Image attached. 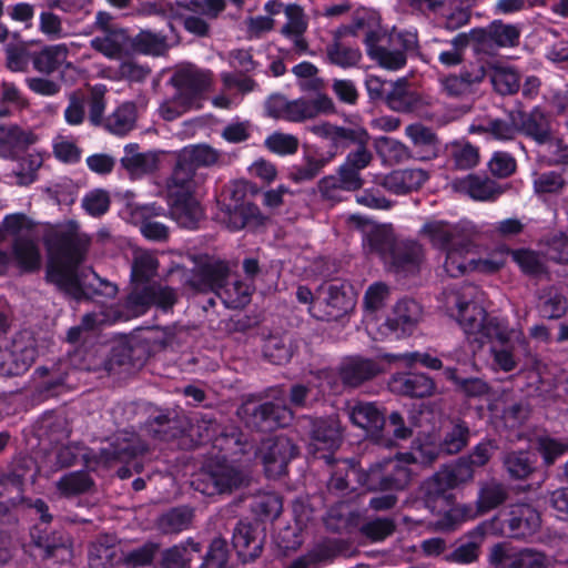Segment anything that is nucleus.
<instances>
[{
    "mask_svg": "<svg viewBox=\"0 0 568 568\" xmlns=\"http://www.w3.org/2000/svg\"><path fill=\"white\" fill-rule=\"evenodd\" d=\"M487 329L484 344H491L494 365L505 372L513 371L517 365L514 351L517 344H524L523 334L515 329H509L506 323H493Z\"/></svg>",
    "mask_w": 568,
    "mask_h": 568,
    "instance_id": "8",
    "label": "nucleus"
},
{
    "mask_svg": "<svg viewBox=\"0 0 568 568\" xmlns=\"http://www.w3.org/2000/svg\"><path fill=\"white\" fill-rule=\"evenodd\" d=\"M457 242L445 250L444 270L452 277L475 272V244L468 237Z\"/></svg>",
    "mask_w": 568,
    "mask_h": 568,
    "instance_id": "24",
    "label": "nucleus"
},
{
    "mask_svg": "<svg viewBox=\"0 0 568 568\" xmlns=\"http://www.w3.org/2000/svg\"><path fill=\"white\" fill-rule=\"evenodd\" d=\"M540 526V516L528 505H517L508 519L509 532L513 537L525 538L532 535Z\"/></svg>",
    "mask_w": 568,
    "mask_h": 568,
    "instance_id": "36",
    "label": "nucleus"
},
{
    "mask_svg": "<svg viewBox=\"0 0 568 568\" xmlns=\"http://www.w3.org/2000/svg\"><path fill=\"white\" fill-rule=\"evenodd\" d=\"M220 219L231 231L260 225L263 220L258 207L248 202L236 204L233 207L226 205V207L221 211Z\"/></svg>",
    "mask_w": 568,
    "mask_h": 568,
    "instance_id": "33",
    "label": "nucleus"
},
{
    "mask_svg": "<svg viewBox=\"0 0 568 568\" xmlns=\"http://www.w3.org/2000/svg\"><path fill=\"white\" fill-rule=\"evenodd\" d=\"M440 452H443L442 445H438L433 436H427L423 440L418 439L415 442L412 452L405 455L409 464L416 463L426 465L434 462Z\"/></svg>",
    "mask_w": 568,
    "mask_h": 568,
    "instance_id": "57",
    "label": "nucleus"
},
{
    "mask_svg": "<svg viewBox=\"0 0 568 568\" xmlns=\"http://www.w3.org/2000/svg\"><path fill=\"white\" fill-rule=\"evenodd\" d=\"M385 41V36L379 30L368 32L365 37L367 54L381 68L397 71L406 64V54L389 40L387 43Z\"/></svg>",
    "mask_w": 568,
    "mask_h": 568,
    "instance_id": "16",
    "label": "nucleus"
},
{
    "mask_svg": "<svg viewBox=\"0 0 568 568\" xmlns=\"http://www.w3.org/2000/svg\"><path fill=\"white\" fill-rule=\"evenodd\" d=\"M486 77L483 64H470L459 73H450L439 79L440 88L449 97H464L474 91V87L481 83Z\"/></svg>",
    "mask_w": 568,
    "mask_h": 568,
    "instance_id": "21",
    "label": "nucleus"
},
{
    "mask_svg": "<svg viewBox=\"0 0 568 568\" xmlns=\"http://www.w3.org/2000/svg\"><path fill=\"white\" fill-rule=\"evenodd\" d=\"M375 149L378 155L390 164L403 162L409 156L408 149L404 143L387 136L376 139Z\"/></svg>",
    "mask_w": 568,
    "mask_h": 568,
    "instance_id": "58",
    "label": "nucleus"
},
{
    "mask_svg": "<svg viewBox=\"0 0 568 568\" xmlns=\"http://www.w3.org/2000/svg\"><path fill=\"white\" fill-rule=\"evenodd\" d=\"M123 559V554L113 536L103 535L92 542L89 549L91 568H113Z\"/></svg>",
    "mask_w": 568,
    "mask_h": 568,
    "instance_id": "30",
    "label": "nucleus"
},
{
    "mask_svg": "<svg viewBox=\"0 0 568 568\" xmlns=\"http://www.w3.org/2000/svg\"><path fill=\"white\" fill-rule=\"evenodd\" d=\"M171 82L183 99L200 109L202 94L212 85V73L194 65H185L174 72Z\"/></svg>",
    "mask_w": 568,
    "mask_h": 568,
    "instance_id": "13",
    "label": "nucleus"
},
{
    "mask_svg": "<svg viewBox=\"0 0 568 568\" xmlns=\"http://www.w3.org/2000/svg\"><path fill=\"white\" fill-rule=\"evenodd\" d=\"M518 131L515 118L511 121L491 120L486 124L470 126V132H487L500 141L514 139Z\"/></svg>",
    "mask_w": 568,
    "mask_h": 568,
    "instance_id": "60",
    "label": "nucleus"
},
{
    "mask_svg": "<svg viewBox=\"0 0 568 568\" xmlns=\"http://www.w3.org/2000/svg\"><path fill=\"white\" fill-rule=\"evenodd\" d=\"M568 185L561 173L549 171L535 174L532 179L534 192L537 196L545 199L547 195H558Z\"/></svg>",
    "mask_w": 568,
    "mask_h": 568,
    "instance_id": "49",
    "label": "nucleus"
},
{
    "mask_svg": "<svg viewBox=\"0 0 568 568\" xmlns=\"http://www.w3.org/2000/svg\"><path fill=\"white\" fill-rule=\"evenodd\" d=\"M91 47L104 57L124 59L131 50V40L123 30H111L91 40Z\"/></svg>",
    "mask_w": 568,
    "mask_h": 568,
    "instance_id": "32",
    "label": "nucleus"
},
{
    "mask_svg": "<svg viewBox=\"0 0 568 568\" xmlns=\"http://www.w3.org/2000/svg\"><path fill=\"white\" fill-rule=\"evenodd\" d=\"M509 250L506 246H498L485 256L475 257V272L490 274L499 271L506 264Z\"/></svg>",
    "mask_w": 568,
    "mask_h": 568,
    "instance_id": "61",
    "label": "nucleus"
},
{
    "mask_svg": "<svg viewBox=\"0 0 568 568\" xmlns=\"http://www.w3.org/2000/svg\"><path fill=\"white\" fill-rule=\"evenodd\" d=\"M477 232L476 225L467 220L450 223L440 219H429L420 227L419 234L434 247L446 250L455 241L470 237Z\"/></svg>",
    "mask_w": 568,
    "mask_h": 568,
    "instance_id": "10",
    "label": "nucleus"
},
{
    "mask_svg": "<svg viewBox=\"0 0 568 568\" xmlns=\"http://www.w3.org/2000/svg\"><path fill=\"white\" fill-rule=\"evenodd\" d=\"M348 416L354 425L372 433L381 430L385 424L384 415L373 403H354L348 407Z\"/></svg>",
    "mask_w": 568,
    "mask_h": 568,
    "instance_id": "38",
    "label": "nucleus"
},
{
    "mask_svg": "<svg viewBox=\"0 0 568 568\" xmlns=\"http://www.w3.org/2000/svg\"><path fill=\"white\" fill-rule=\"evenodd\" d=\"M473 467L468 459H460L455 465L444 467L427 483V493L439 497L447 489L470 480L474 476Z\"/></svg>",
    "mask_w": 568,
    "mask_h": 568,
    "instance_id": "19",
    "label": "nucleus"
},
{
    "mask_svg": "<svg viewBox=\"0 0 568 568\" xmlns=\"http://www.w3.org/2000/svg\"><path fill=\"white\" fill-rule=\"evenodd\" d=\"M347 222L365 233V246H367L371 252L377 253L386 263L389 253L396 245L394 244L390 230L385 225H376L358 214L349 215Z\"/></svg>",
    "mask_w": 568,
    "mask_h": 568,
    "instance_id": "17",
    "label": "nucleus"
},
{
    "mask_svg": "<svg viewBox=\"0 0 568 568\" xmlns=\"http://www.w3.org/2000/svg\"><path fill=\"white\" fill-rule=\"evenodd\" d=\"M283 12L286 21L282 27V33L293 42L296 52H306L308 44L304 33L307 30L308 22L303 8L291 3L283 7Z\"/></svg>",
    "mask_w": 568,
    "mask_h": 568,
    "instance_id": "29",
    "label": "nucleus"
},
{
    "mask_svg": "<svg viewBox=\"0 0 568 568\" xmlns=\"http://www.w3.org/2000/svg\"><path fill=\"white\" fill-rule=\"evenodd\" d=\"M428 180V173L422 169L393 171L386 175L382 185L394 194H405L419 189Z\"/></svg>",
    "mask_w": 568,
    "mask_h": 568,
    "instance_id": "31",
    "label": "nucleus"
},
{
    "mask_svg": "<svg viewBox=\"0 0 568 568\" xmlns=\"http://www.w3.org/2000/svg\"><path fill=\"white\" fill-rule=\"evenodd\" d=\"M90 239L85 234H62L49 241L47 278L77 300L88 296L94 281L101 278L91 270L79 265L84 260Z\"/></svg>",
    "mask_w": 568,
    "mask_h": 568,
    "instance_id": "1",
    "label": "nucleus"
},
{
    "mask_svg": "<svg viewBox=\"0 0 568 568\" xmlns=\"http://www.w3.org/2000/svg\"><path fill=\"white\" fill-rule=\"evenodd\" d=\"M311 426L310 453L316 455L320 450H333L338 447L342 438L339 420L331 416L324 419L308 420Z\"/></svg>",
    "mask_w": 568,
    "mask_h": 568,
    "instance_id": "22",
    "label": "nucleus"
},
{
    "mask_svg": "<svg viewBox=\"0 0 568 568\" xmlns=\"http://www.w3.org/2000/svg\"><path fill=\"white\" fill-rule=\"evenodd\" d=\"M422 307L414 300H402L394 306L390 315L379 328L382 336L396 338L413 333L422 318Z\"/></svg>",
    "mask_w": 568,
    "mask_h": 568,
    "instance_id": "14",
    "label": "nucleus"
},
{
    "mask_svg": "<svg viewBox=\"0 0 568 568\" xmlns=\"http://www.w3.org/2000/svg\"><path fill=\"white\" fill-rule=\"evenodd\" d=\"M217 150L206 144L187 145L176 153V164L171 178L176 181L194 182L202 185L204 176L196 173L201 166H211L220 161Z\"/></svg>",
    "mask_w": 568,
    "mask_h": 568,
    "instance_id": "7",
    "label": "nucleus"
},
{
    "mask_svg": "<svg viewBox=\"0 0 568 568\" xmlns=\"http://www.w3.org/2000/svg\"><path fill=\"white\" fill-rule=\"evenodd\" d=\"M200 551V545L192 540H189L182 545L174 546L163 554L162 567L185 568V566L192 560L193 554Z\"/></svg>",
    "mask_w": 568,
    "mask_h": 568,
    "instance_id": "51",
    "label": "nucleus"
},
{
    "mask_svg": "<svg viewBox=\"0 0 568 568\" xmlns=\"http://www.w3.org/2000/svg\"><path fill=\"white\" fill-rule=\"evenodd\" d=\"M444 306L447 314L456 320L468 338L484 344L485 333L490 324H503L495 317L487 318L485 294L475 285H465L445 293Z\"/></svg>",
    "mask_w": 568,
    "mask_h": 568,
    "instance_id": "2",
    "label": "nucleus"
},
{
    "mask_svg": "<svg viewBox=\"0 0 568 568\" xmlns=\"http://www.w3.org/2000/svg\"><path fill=\"white\" fill-rule=\"evenodd\" d=\"M260 455L268 477H277L285 473L290 460L296 455V447L286 436H275L264 440Z\"/></svg>",
    "mask_w": 568,
    "mask_h": 568,
    "instance_id": "15",
    "label": "nucleus"
},
{
    "mask_svg": "<svg viewBox=\"0 0 568 568\" xmlns=\"http://www.w3.org/2000/svg\"><path fill=\"white\" fill-rule=\"evenodd\" d=\"M263 353L270 362L282 365L290 361L292 347L287 338L271 336L264 344Z\"/></svg>",
    "mask_w": 568,
    "mask_h": 568,
    "instance_id": "62",
    "label": "nucleus"
},
{
    "mask_svg": "<svg viewBox=\"0 0 568 568\" xmlns=\"http://www.w3.org/2000/svg\"><path fill=\"white\" fill-rule=\"evenodd\" d=\"M518 129L527 136L534 139L538 144H544L551 138L548 119L538 109L534 110L528 115L521 116V124Z\"/></svg>",
    "mask_w": 568,
    "mask_h": 568,
    "instance_id": "45",
    "label": "nucleus"
},
{
    "mask_svg": "<svg viewBox=\"0 0 568 568\" xmlns=\"http://www.w3.org/2000/svg\"><path fill=\"white\" fill-rule=\"evenodd\" d=\"M363 180L359 171L343 163L338 170V178L326 176L320 182V190L328 199L335 197V190L355 191L361 189Z\"/></svg>",
    "mask_w": 568,
    "mask_h": 568,
    "instance_id": "35",
    "label": "nucleus"
},
{
    "mask_svg": "<svg viewBox=\"0 0 568 568\" xmlns=\"http://www.w3.org/2000/svg\"><path fill=\"white\" fill-rule=\"evenodd\" d=\"M176 300L178 295L174 290L168 286L153 285L146 287L142 294L132 293L129 297V304L142 307L154 304L166 311L173 306Z\"/></svg>",
    "mask_w": 568,
    "mask_h": 568,
    "instance_id": "39",
    "label": "nucleus"
},
{
    "mask_svg": "<svg viewBox=\"0 0 568 568\" xmlns=\"http://www.w3.org/2000/svg\"><path fill=\"white\" fill-rule=\"evenodd\" d=\"M389 296V287L381 282L372 284L364 296V304L366 308V328L368 332H373L374 323L372 322V315L375 311L384 306Z\"/></svg>",
    "mask_w": 568,
    "mask_h": 568,
    "instance_id": "53",
    "label": "nucleus"
},
{
    "mask_svg": "<svg viewBox=\"0 0 568 568\" xmlns=\"http://www.w3.org/2000/svg\"><path fill=\"white\" fill-rule=\"evenodd\" d=\"M131 220L140 225L141 233L149 240L163 241L168 239L169 229L152 219L164 214V210L155 204H131L129 206Z\"/></svg>",
    "mask_w": 568,
    "mask_h": 568,
    "instance_id": "23",
    "label": "nucleus"
},
{
    "mask_svg": "<svg viewBox=\"0 0 568 568\" xmlns=\"http://www.w3.org/2000/svg\"><path fill=\"white\" fill-rule=\"evenodd\" d=\"M407 456L400 454L395 458L374 464L367 473L362 475L353 466L346 477H358V481L372 490L399 491L405 489L410 480Z\"/></svg>",
    "mask_w": 568,
    "mask_h": 568,
    "instance_id": "4",
    "label": "nucleus"
},
{
    "mask_svg": "<svg viewBox=\"0 0 568 568\" xmlns=\"http://www.w3.org/2000/svg\"><path fill=\"white\" fill-rule=\"evenodd\" d=\"M93 481L85 471H70L57 480L55 488L60 496L72 497L88 491Z\"/></svg>",
    "mask_w": 568,
    "mask_h": 568,
    "instance_id": "48",
    "label": "nucleus"
},
{
    "mask_svg": "<svg viewBox=\"0 0 568 568\" xmlns=\"http://www.w3.org/2000/svg\"><path fill=\"white\" fill-rule=\"evenodd\" d=\"M468 436L469 429L464 423H454L440 444L443 452L447 454H456L460 452L466 446Z\"/></svg>",
    "mask_w": 568,
    "mask_h": 568,
    "instance_id": "63",
    "label": "nucleus"
},
{
    "mask_svg": "<svg viewBox=\"0 0 568 568\" xmlns=\"http://www.w3.org/2000/svg\"><path fill=\"white\" fill-rule=\"evenodd\" d=\"M69 49L64 43L48 45L33 55L32 62L37 71L50 74L65 63Z\"/></svg>",
    "mask_w": 568,
    "mask_h": 568,
    "instance_id": "43",
    "label": "nucleus"
},
{
    "mask_svg": "<svg viewBox=\"0 0 568 568\" xmlns=\"http://www.w3.org/2000/svg\"><path fill=\"white\" fill-rule=\"evenodd\" d=\"M378 372L376 364L369 359L349 358L341 369L343 382L349 386H357L362 382L373 377Z\"/></svg>",
    "mask_w": 568,
    "mask_h": 568,
    "instance_id": "44",
    "label": "nucleus"
},
{
    "mask_svg": "<svg viewBox=\"0 0 568 568\" xmlns=\"http://www.w3.org/2000/svg\"><path fill=\"white\" fill-rule=\"evenodd\" d=\"M405 134L418 149L419 159L432 160L439 153V141L436 134L427 126L420 123H414L405 129Z\"/></svg>",
    "mask_w": 568,
    "mask_h": 568,
    "instance_id": "37",
    "label": "nucleus"
},
{
    "mask_svg": "<svg viewBox=\"0 0 568 568\" xmlns=\"http://www.w3.org/2000/svg\"><path fill=\"white\" fill-rule=\"evenodd\" d=\"M227 277V264L212 258L199 267L192 283L199 291L214 292L226 307L240 308L245 306L250 302L253 291L252 283L236 278L229 281Z\"/></svg>",
    "mask_w": 568,
    "mask_h": 568,
    "instance_id": "3",
    "label": "nucleus"
},
{
    "mask_svg": "<svg viewBox=\"0 0 568 568\" xmlns=\"http://www.w3.org/2000/svg\"><path fill=\"white\" fill-rule=\"evenodd\" d=\"M192 516L187 508L172 509L160 517L159 528L166 534L179 532L190 526Z\"/></svg>",
    "mask_w": 568,
    "mask_h": 568,
    "instance_id": "59",
    "label": "nucleus"
},
{
    "mask_svg": "<svg viewBox=\"0 0 568 568\" xmlns=\"http://www.w3.org/2000/svg\"><path fill=\"white\" fill-rule=\"evenodd\" d=\"M136 120L135 105L131 102L121 104L110 116L108 126L110 131L118 135H124L130 132Z\"/></svg>",
    "mask_w": 568,
    "mask_h": 568,
    "instance_id": "54",
    "label": "nucleus"
},
{
    "mask_svg": "<svg viewBox=\"0 0 568 568\" xmlns=\"http://www.w3.org/2000/svg\"><path fill=\"white\" fill-rule=\"evenodd\" d=\"M504 500L505 493L499 485L485 486L479 493L476 508L469 505H457L447 511V516L450 520L447 526L457 521L474 519L477 516L494 509Z\"/></svg>",
    "mask_w": 568,
    "mask_h": 568,
    "instance_id": "18",
    "label": "nucleus"
},
{
    "mask_svg": "<svg viewBox=\"0 0 568 568\" xmlns=\"http://www.w3.org/2000/svg\"><path fill=\"white\" fill-rule=\"evenodd\" d=\"M489 69L490 80L497 92L511 94L519 89V75L513 68L494 62L489 65Z\"/></svg>",
    "mask_w": 568,
    "mask_h": 568,
    "instance_id": "47",
    "label": "nucleus"
},
{
    "mask_svg": "<svg viewBox=\"0 0 568 568\" xmlns=\"http://www.w3.org/2000/svg\"><path fill=\"white\" fill-rule=\"evenodd\" d=\"M388 385L392 392L410 397L432 396L436 389L434 381L422 373L394 374Z\"/></svg>",
    "mask_w": 568,
    "mask_h": 568,
    "instance_id": "27",
    "label": "nucleus"
},
{
    "mask_svg": "<svg viewBox=\"0 0 568 568\" xmlns=\"http://www.w3.org/2000/svg\"><path fill=\"white\" fill-rule=\"evenodd\" d=\"M361 57L362 54L358 49L347 47L337 39L326 48L327 61L341 68H351L356 65L359 62Z\"/></svg>",
    "mask_w": 568,
    "mask_h": 568,
    "instance_id": "56",
    "label": "nucleus"
},
{
    "mask_svg": "<svg viewBox=\"0 0 568 568\" xmlns=\"http://www.w3.org/2000/svg\"><path fill=\"white\" fill-rule=\"evenodd\" d=\"M38 355L36 341L28 332L21 333L10 351L0 348V375H20L29 369Z\"/></svg>",
    "mask_w": 568,
    "mask_h": 568,
    "instance_id": "12",
    "label": "nucleus"
},
{
    "mask_svg": "<svg viewBox=\"0 0 568 568\" xmlns=\"http://www.w3.org/2000/svg\"><path fill=\"white\" fill-rule=\"evenodd\" d=\"M481 39L499 48H511L518 44L520 30L516 24L501 21L491 22L485 30L480 31Z\"/></svg>",
    "mask_w": 568,
    "mask_h": 568,
    "instance_id": "40",
    "label": "nucleus"
},
{
    "mask_svg": "<svg viewBox=\"0 0 568 568\" xmlns=\"http://www.w3.org/2000/svg\"><path fill=\"white\" fill-rule=\"evenodd\" d=\"M158 260L149 251L136 250L132 263L131 276L135 283H143L153 277L158 270Z\"/></svg>",
    "mask_w": 568,
    "mask_h": 568,
    "instance_id": "52",
    "label": "nucleus"
},
{
    "mask_svg": "<svg viewBox=\"0 0 568 568\" xmlns=\"http://www.w3.org/2000/svg\"><path fill=\"white\" fill-rule=\"evenodd\" d=\"M201 185L194 182L176 181L170 178L166 183V195L171 207L172 219L186 229H195L203 217L199 202Z\"/></svg>",
    "mask_w": 568,
    "mask_h": 568,
    "instance_id": "6",
    "label": "nucleus"
},
{
    "mask_svg": "<svg viewBox=\"0 0 568 568\" xmlns=\"http://www.w3.org/2000/svg\"><path fill=\"white\" fill-rule=\"evenodd\" d=\"M266 113L288 122H302L318 114L334 112V102L325 94H318L313 100L304 98L288 100L281 94L271 95L265 102Z\"/></svg>",
    "mask_w": 568,
    "mask_h": 568,
    "instance_id": "5",
    "label": "nucleus"
},
{
    "mask_svg": "<svg viewBox=\"0 0 568 568\" xmlns=\"http://www.w3.org/2000/svg\"><path fill=\"white\" fill-rule=\"evenodd\" d=\"M233 546L244 561L256 558L262 550L261 540L255 536L251 526L241 524L233 534Z\"/></svg>",
    "mask_w": 568,
    "mask_h": 568,
    "instance_id": "42",
    "label": "nucleus"
},
{
    "mask_svg": "<svg viewBox=\"0 0 568 568\" xmlns=\"http://www.w3.org/2000/svg\"><path fill=\"white\" fill-rule=\"evenodd\" d=\"M132 47H134L136 51L152 55L162 54L166 49L164 38L150 31L140 32L134 41H131V48Z\"/></svg>",
    "mask_w": 568,
    "mask_h": 568,
    "instance_id": "64",
    "label": "nucleus"
},
{
    "mask_svg": "<svg viewBox=\"0 0 568 568\" xmlns=\"http://www.w3.org/2000/svg\"><path fill=\"white\" fill-rule=\"evenodd\" d=\"M122 166L132 176H142L158 169L159 158L155 152H140L136 144H128L121 159Z\"/></svg>",
    "mask_w": 568,
    "mask_h": 568,
    "instance_id": "34",
    "label": "nucleus"
},
{
    "mask_svg": "<svg viewBox=\"0 0 568 568\" xmlns=\"http://www.w3.org/2000/svg\"><path fill=\"white\" fill-rule=\"evenodd\" d=\"M452 187L475 201H494L504 192L503 187L494 181L475 174L455 179Z\"/></svg>",
    "mask_w": 568,
    "mask_h": 568,
    "instance_id": "26",
    "label": "nucleus"
},
{
    "mask_svg": "<svg viewBox=\"0 0 568 568\" xmlns=\"http://www.w3.org/2000/svg\"><path fill=\"white\" fill-rule=\"evenodd\" d=\"M256 419H260L261 426L271 429L273 427L286 426L292 420V412L286 406L280 407L275 403H265L260 405L254 413Z\"/></svg>",
    "mask_w": 568,
    "mask_h": 568,
    "instance_id": "46",
    "label": "nucleus"
},
{
    "mask_svg": "<svg viewBox=\"0 0 568 568\" xmlns=\"http://www.w3.org/2000/svg\"><path fill=\"white\" fill-rule=\"evenodd\" d=\"M242 475L231 466L221 465L217 469L203 471L193 481L196 490L212 496L216 493H224L242 484Z\"/></svg>",
    "mask_w": 568,
    "mask_h": 568,
    "instance_id": "20",
    "label": "nucleus"
},
{
    "mask_svg": "<svg viewBox=\"0 0 568 568\" xmlns=\"http://www.w3.org/2000/svg\"><path fill=\"white\" fill-rule=\"evenodd\" d=\"M449 156L457 169L469 170L479 163L478 149L466 141H455L447 146Z\"/></svg>",
    "mask_w": 568,
    "mask_h": 568,
    "instance_id": "50",
    "label": "nucleus"
},
{
    "mask_svg": "<svg viewBox=\"0 0 568 568\" xmlns=\"http://www.w3.org/2000/svg\"><path fill=\"white\" fill-rule=\"evenodd\" d=\"M489 564L495 568H548L549 559L531 548H519L507 542L491 547Z\"/></svg>",
    "mask_w": 568,
    "mask_h": 568,
    "instance_id": "9",
    "label": "nucleus"
},
{
    "mask_svg": "<svg viewBox=\"0 0 568 568\" xmlns=\"http://www.w3.org/2000/svg\"><path fill=\"white\" fill-rule=\"evenodd\" d=\"M221 80L223 83L222 93L213 99V104L217 108L230 109L237 105L242 95L254 91L257 87L253 79L231 72H223Z\"/></svg>",
    "mask_w": 568,
    "mask_h": 568,
    "instance_id": "25",
    "label": "nucleus"
},
{
    "mask_svg": "<svg viewBox=\"0 0 568 568\" xmlns=\"http://www.w3.org/2000/svg\"><path fill=\"white\" fill-rule=\"evenodd\" d=\"M424 250L417 242H403L395 245L386 264L396 273H414L419 268Z\"/></svg>",
    "mask_w": 568,
    "mask_h": 568,
    "instance_id": "28",
    "label": "nucleus"
},
{
    "mask_svg": "<svg viewBox=\"0 0 568 568\" xmlns=\"http://www.w3.org/2000/svg\"><path fill=\"white\" fill-rule=\"evenodd\" d=\"M353 305V297L344 290V286L326 284L320 287L315 302L308 307V311L318 320L329 321L339 317Z\"/></svg>",
    "mask_w": 568,
    "mask_h": 568,
    "instance_id": "11",
    "label": "nucleus"
},
{
    "mask_svg": "<svg viewBox=\"0 0 568 568\" xmlns=\"http://www.w3.org/2000/svg\"><path fill=\"white\" fill-rule=\"evenodd\" d=\"M385 100L392 110L398 112L412 111L419 102L418 95L408 90L407 81L405 79H400L388 84V91Z\"/></svg>",
    "mask_w": 568,
    "mask_h": 568,
    "instance_id": "41",
    "label": "nucleus"
},
{
    "mask_svg": "<svg viewBox=\"0 0 568 568\" xmlns=\"http://www.w3.org/2000/svg\"><path fill=\"white\" fill-rule=\"evenodd\" d=\"M14 257L19 265L27 270L33 271L40 267L41 255L37 244L29 239H18L13 246Z\"/></svg>",
    "mask_w": 568,
    "mask_h": 568,
    "instance_id": "55",
    "label": "nucleus"
}]
</instances>
